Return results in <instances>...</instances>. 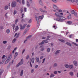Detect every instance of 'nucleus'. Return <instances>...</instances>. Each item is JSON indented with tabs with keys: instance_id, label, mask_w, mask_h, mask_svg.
Segmentation results:
<instances>
[{
	"instance_id": "nucleus-1",
	"label": "nucleus",
	"mask_w": 78,
	"mask_h": 78,
	"mask_svg": "<svg viewBox=\"0 0 78 78\" xmlns=\"http://www.w3.org/2000/svg\"><path fill=\"white\" fill-rule=\"evenodd\" d=\"M66 19H67L62 16H61V17H60L59 19H56L55 18L54 19L55 20L59 22H63L62 20H66Z\"/></svg>"
},
{
	"instance_id": "nucleus-2",
	"label": "nucleus",
	"mask_w": 78,
	"mask_h": 78,
	"mask_svg": "<svg viewBox=\"0 0 78 78\" xmlns=\"http://www.w3.org/2000/svg\"><path fill=\"white\" fill-rule=\"evenodd\" d=\"M63 14L64 13L62 12H61V13H59V12H55V13L54 15L55 16L58 18L57 19H59V18H60V17H61V16H63Z\"/></svg>"
},
{
	"instance_id": "nucleus-3",
	"label": "nucleus",
	"mask_w": 78,
	"mask_h": 78,
	"mask_svg": "<svg viewBox=\"0 0 78 78\" xmlns=\"http://www.w3.org/2000/svg\"><path fill=\"white\" fill-rule=\"evenodd\" d=\"M23 64V59L22 58L21 59L20 62L16 66V67H19V66H22Z\"/></svg>"
},
{
	"instance_id": "nucleus-4",
	"label": "nucleus",
	"mask_w": 78,
	"mask_h": 78,
	"mask_svg": "<svg viewBox=\"0 0 78 78\" xmlns=\"http://www.w3.org/2000/svg\"><path fill=\"white\" fill-rule=\"evenodd\" d=\"M26 25L27 24H24L23 26H22V24H20V30H23L24 29Z\"/></svg>"
},
{
	"instance_id": "nucleus-5",
	"label": "nucleus",
	"mask_w": 78,
	"mask_h": 78,
	"mask_svg": "<svg viewBox=\"0 0 78 78\" xmlns=\"http://www.w3.org/2000/svg\"><path fill=\"white\" fill-rule=\"evenodd\" d=\"M53 8H54L55 9H56V10H59V8H58V7L55 4H53Z\"/></svg>"
},
{
	"instance_id": "nucleus-6",
	"label": "nucleus",
	"mask_w": 78,
	"mask_h": 78,
	"mask_svg": "<svg viewBox=\"0 0 78 78\" xmlns=\"http://www.w3.org/2000/svg\"><path fill=\"white\" fill-rule=\"evenodd\" d=\"M16 2H12V8L15 7L16 6Z\"/></svg>"
},
{
	"instance_id": "nucleus-7",
	"label": "nucleus",
	"mask_w": 78,
	"mask_h": 78,
	"mask_svg": "<svg viewBox=\"0 0 78 78\" xmlns=\"http://www.w3.org/2000/svg\"><path fill=\"white\" fill-rule=\"evenodd\" d=\"M35 59L36 62H38V64H40L41 62V61H39V58L36 57Z\"/></svg>"
},
{
	"instance_id": "nucleus-8",
	"label": "nucleus",
	"mask_w": 78,
	"mask_h": 78,
	"mask_svg": "<svg viewBox=\"0 0 78 78\" xmlns=\"http://www.w3.org/2000/svg\"><path fill=\"white\" fill-rule=\"evenodd\" d=\"M40 10L41 11V12H47V11L45 10H43V9H42L41 8H40Z\"/></svg>"
},
{
	"instance_id": "nucleus-9",
	"label": "nucleus",
	"mask_w": 78,
	"mask_h": 78,
	"mask_svg": "<svg viewBox=\"0 0 78 78\" xmlns=\"http://www.w3.org/2000/svg\"><path fill=\"white\" fill-rule=\"evenodd\" d=\"M61 52V51L59 50H57L55 53V54L56 55H58L59 54V53Z\"/></svg>"
},
{
	"instance_id": "nucleus-10",
	"label": "nucleus",
	"mask_w": 78,
	"mask_h": 78,
	"mask_svg": "<svg viewBox=\"0 0 78 78\" xmlns=\"http://www.w3.org/2000/svg\"><path fill=\"white\" fill-rule=\"evenodd\" d=\"M40 48H41L40 49V50L42 51H43L45 49V48L44 47V46L43 45L41 46L40 47Z\"/></svg>"
},
{
	"instance_id": "nucleus-11",
	"label": "nucleus",
	"mask_w": 78,
	"mask_h": 78,
	"mask_svg": "<svg viewBox=\"0 0 78 78\" xmlns=\"http://www.w3.org/2000/svg\"><path fill=\"white\" fill-rule=\"evenodd\" d=\"M73 63L74 66H78V63H77V62L76 61H74L73 62Z\"/></svg>"
},
{
	"instance_id": "nucleus-12",
	"label": "nucleus",
	"mask_w": 78,
	"mask_h": 78,
	"mask_svg": "<svg viewBox=\"0 0 78 78\" xmlns=\"http://www.w3.org/2000/svg\"><path fill=\"white\" fill-rule=\"evenodd\" d=\"M36 19L37 21V23H39V18L37 16H35Z\"/></svg>"
},
{
	"instance_id": "nucleus-13",
	"label": "nucleus",
	"mask_w": 78,
	"mask_h": 78,
	"mask_svg": "<svg viewBox=\"0 0 78 78\" xmlns=\"http://www.w3.org/2000/svg\"><path fill=\"white\" fill-rule=\"evenodd\" d=\"M19 36V33H16L14 35V37H15L16 38H17Z\"/></svg>"
},
{
	"instance_id": "nucleus-14",
	"label": "nucleus",
	"mask_w": 78,
	"mask_h": 78,
	"mask_svg": "<svg viewBox=\"0 0 78 78\" xmlns=\"http://www.w3.org/2000/svg\"><path fill=\"white\" fill-rule=\"evenodd\" d=\"M3 72H4V70L2 69H1L0 70V75H1L3 73Z\"/></svg>"
},
{
	"instance_id": "nucleus-15",
	"label": "nucleus",
	"mask_w": 78,
	"mask_h": 78,
	"mask_svg": "<svg viewBox=\"0 0 78 78\" xmlns=\"http://www.w3.org/2000/svg\"><path fill=\"white\" fill-rule=\"evenodd\" d=\"M23 70H21V71L20 76H23Z\"/></svg>"
},
{
	"instance_id": "nucleus-16",
	"label": "nucleus",
	"mask_w": 78,
	"mask_h": 78,
	"mask_svg": "<svg viewBox=\"0 0 78 78\" xmlns=\"http://www.w3.org/2000/svg\"><path fill=\"white\" fill-rule=\"evenodd\" d=\"M69 68L70 69H73V66L71 65H69Z\"/></svg>"
},
{
	"instance_id": "nucleus-17",
	"label": "nucleus",
	"mask_w": 78,
	"mask_h": 78,
	"mask_svg": "<svg viewBox=\"0 0 78 78\" xmlns=\"http://www.w3.org/2000/svg\"><path fill=\"white\" fill-rule=\"evenodd\" d=\"M31 61L32 62V64H33L34 62V58H32L31 59Z\"/></svg>"
},
{
	"instance_id": "nucleus-18",
	"label": "nucleus",
	"mask_w": 78,
	"mask_h": 78,
	"mask_svg": "<svg viewBox=\"0 0 78 78\" xmlns=\"http://www.w3.org/2000/svg\"><path fill=\"white\" fill-rule=\"evenodd\" d=\"M17 55H18V52H16L15 53V55L14 56V58L15 59V58H16V57H17Z\"/></svg>"
},
{
	"instance_id": "nucleus-19",
	"label": "nucleus",
	"mask_w": 78,
	"mask_h": 78,
	"mask_svg": "<svg viewBox=\"0 0 78 78\" xmlns=\"http://www.w3.org/2000/svg\"><path fill=\"white\" fill-rule=\"evenodd\" d=\"M6 33L7 34H9L10 33V30L9 29H8L6 30Z\"/></svg>"
},
{
	"instance_id": "nucleus-20",
	"label": "nucleus",
	"mask_w": 78,
	"mask_h": 78,
	"mask_svg": "<svg viewBox=\"0 0 78 78\" xmlns=\"http://www.w3.org/2000/svg\"><path fill=\"white\" fill-rule=\"evenodd\" d=\"M55 76V75H54L53 73H51L50 76V78H53V77H54V76Z\"/></svg>"
},
{
	"instance_id": "nucleus-21",
	"label": "nucleus",
	"mask_w": 78,
	"mask_h": 78,
	"mask_svg": "<svg viewBox=\"0 0 78 78\" xmlns=\"http://www.w3.org/2000/svg\"><path fill=\"white\" fill-rule=\"evenodd\" d=\"M65 67L67 68V69H68L69 67V65H68V64H66L65 65Z\"/></svg>"
},
{
	"instance_id": "nucleus-22",
	"label": "nucleus",
	"mask_w": 78,
	"mask_h": 78,
	"mask_svg": "<svg viewBox=\"0 0 78 78\" xmlns=\"http://www.w3.org/2000/svg\"><path fill=\"white\" fill-rule=\"evenodd\" d=\"M58 66V64L57 63H55L54 64L53 67H56Z\"/></svg>"
},
{
	"instance_id": "nucleus-23",
	"label": "nucleus",
	"mask_w": 78,
	"mask_h": 78,
	"mask_svg": "<svg viewBox=\"0 0 78 78\" xmlns=\"http://www.w3.org/2000/svg\"><path fill=\"white\" fill-rule=\"evenodd\" d=\"M66 44L67 45H69V46H70V47H71V46H72V44H71L69 43V42H66Z\"/></svg>"
},
{
	"instance_id": "nucleus-24",
	"label": "nucleus",
	"mask_w": 78,
	"mask_h": 78,
	"mask_svg": "<svg viewBox=\"0 0 78 78\" xmlns=\"http://www.w3.org/2000/svg\"><path fill=\"white\" fill-rule=\"evenodd\" d=\"M68 18L69 19H71V15H70V14L69 13V14L68 16Z\"/></svg>"
},
{
	"instance_id": "nucleus-25",
	"label": "nucleus",
	"mask_w": 78,
	"mask_h": 78,
	"mask_svg": "<svg viewBox=\"0 0 78 78\" xmlns=\"http://www.w3.org/2000/svg\"><path fill=\"white\" fill-rule=\"evenodd\" d=\"M69 75L71 76H73V72H71L69 73Z\"/></svg>"
},
{
	"instance_id": "nucleus-26",
	"label": "nucleus",
	"mask_w": 78,
	"mask_h": 78,
	"mask_svg": "<svg viewBox=\"0 0 78 78\" xmlns=\"http://www.w3.org/2000/svg\"><path fill=\"white\" fill-rule=\"evenodd\" d=\"M39 18L40 19H42L44 18V15L39 16Z\"/></svg>"
},
{
	"instance_id": "nucleus-27",
	"label": "nucleus",
	"mask_w": 78,
	"mask_h": 78,
	"mask_svg": "<svg viewBox=\"0 0 78 78\" xmlns=\"http://www.w3.org/2000/svg\"><path fill=\"white\" fill-rule=\"evenodd\" d=\"M32 36L31 35H30L27 37L26 39H30L31 37Z\"/></svg>"
},
{
	"instance_id": "nucleus-28",
	"label": "nucleus",
	"mask_w": 78,
	"mask_h": 78,
	"mask_svg": "<svg viewBox=\"0 0 78 78\" xmlns=\"http://www.w3.org/2000/svg\"><path fill=\"white\" fill-rule=\"evenodd\" d=\"M51 1L54 2V3H57L58 2V0H51Z\"/></svg>"
},
{
	"instance_id": "nucleus-29",
	"label": "nucleus",
	"mask_w": 78,
	"mask_h": 78,
	"mask_svg": "<svg viewBox=\"0 0 78 78\" xmlns=\"http://www.w3.org/2000/svg\"><path fill=\"white\" fill-rule=\"evenodd\" d=\"M47 51L48 53H49L50 51V48H47Z\"/></svg>"
},
{
	"instance_id": "nucleus-30",
	"label": "nucleus",
	"mask_w": 78,
	"mask_h": 78,
	"mask_svg": "<svg viewBox=\"0 0 78 78\" xmlns=\"http://www.w3.org/2000/svg\"><path fill=\"white\" fill-rule=\"evenodd\" d=\"M10 60L8 58L6 60V61L5 62V64H7V63L8 62H9Z\"/></svg>"
},
{
	"instance_id": "nucleus-31",
	"label": "nucleus",
	"mask_w": 78,
	"mask_h": 78,
	"mask_svg": "<svg viewBox=\"0 0 78 78\" xmlns=\"http://www.w3.org/2000/svg\"><path fill=\"white\" fill-rule=\"evenodd\" d=\"M75 12V11L74 10H72L71 11V14H74Z\"/></svg>"
},
{
	"instance_id": "nucleus-32",
	"label": "nucleus",
	"mask_w": 78,
	"mask_h": 78,
	"mask_svg": "<svg viewBox=\"0 0 78 78\" xmlns=\"http://www.w3.org/2000/svg\"><path fill=\"white\" fill-rule=\"evenodd\" d=\"M11 58H12V56L11 55H9V56L8 59H9L10 60H11Z\"/></svg>"
},
{
	"instance_id": "nucleus-33",
	"label": "nucleus",
	"mask_w": 78,
	"mask_h": 78,
	"mask_svg": "<svg viewBox=\"0 0 78 78\" xmlns=\"http://www.w3.org/2000/svg\"><path fill=\"white\" fill-rule=\"evenodd\" d=\"M27 8L26 7H24V12H27Z\"/></svg>"
},
{
	"instance_id": "nucleus-34",
	"label": "nucleus",
	"mask_w": 78,
	"mask_h": 78,
	"mask_svg": "<svg viewBox=\"0 0 78 78\" xmlns=\"http://www.w3.org/2000/svg\"><path fill=\"white\" fill-rule=\"evenodd\" d=\"M19 30V26H17L16 27L15 30H16V31H17V30Z\"/></svg>"
},
{
	"instance_id": "nucleus-35",
	"label": "nucleus",
	"mask_w": 78,
	"mask_h": 78,
	"mask_svg": "<svg viewBox=\"0 0 78 78\" xmlns=\"http://www.w3.org/2000/svg\"><path fill=\"white\" fill-rule=\"evenodd\" d=\"M59 40L62 42H64L65 41L63 39H59Z\"/></svg>"
},
{
	"instance_id": "nucleus-36",
	"label": "nucleus",
	"mask_w": 78,
	"mask_h": 78,
	"mask_svg": "<svg viewBox=\"0 0 78 78\" xmlns=\"http://www.w3.org/2000/svg\"><path fill=\"white\" fill-rule=\"evenodd\" d=\"M27 6L28 7H29L30 6V3H29V2L28 1H27Z\"/></svg>"
},
{
	"instance_id": "nucleus-37",
	"label": "nucleus",
	"mask_w": 78,
	"mask_h": 78,
	"mask_svg": "<svg viewBox=\"0 0 78 78\" xmlns=\"http://www.w3.org/2000/svg\"><path fill=\"white\" fill-rule=\"evenodd\" d=\"M72 44H74V45H76V46L78 47V44H76V43H75L73 42Z\"/></svg>"
},
{
	"instance_id": "nucleus-38",
	"label": "nucleus",
	"mask_w": 78,
	"mask_h": 78,
	"mask_svg": "<svg viewBox=\"0 0 78 78\" xmlns=\"http://www.w3.org/2000/svg\"><path fill=\"white\" fill-rule=\"evenodd\" d=\"M58 12H62V10L61 9H59V8H58Z\"/></svg>"
},
{
	"instance_id": "nucleus-39",
	"label": "nucleus",
	"mask_w": 78,
	"mask_h": 78,
	"mask_svg": "<svg viewBox=\"0 0 78 78\" xmlns=\"http://www.w3.org/2000/svg\"><path fill=\"white\" fill-rule=\"evenodd\" d=\"M8 6H6L4 8L5 9V10H6V9H8Z\"/></svg>"
},
{
	"instance_id": "nucleus-40",
	"label": "nucleus",
	"mask_w": 78,
	"mask_h": 78,
	"mask_svg": "<svg viewBox=\"0 0 78 78\" xmlns=\"http://www.w3.org/2000/svg\"><path fill=\"white\" fill-rule=\"evenodd\" d=\"M11 46H9L7 48V50H10V48H11Z\"/></svg>"
},
{
	"instance_id": "nucleus-41",
	"label": "nucleus",
	"mask_w": 78,
	"mask_h": 78,
	"mask_svg": "<svg viewBox=\"0 0 78 78\" xmlns=\"http://www.w3.org/2000/svg\"><path fill=\"white\" fill-rule=\"evenodd\" d=\"M43 44H44V43L43 42H41L39 44V45H42Z\"/></svg>"
},
{
	"instance_id": "nucleus-42",
	"label": "nucleus",
	"mask_w": 78,
	"mask_h": 78,
	"mask_svg": "<svg viewBox=\"0 0 78 78\" xmlns=\"http://www.w3.org/2000/svg\"><path fill=\"white\" fill-rule=\"evenodd\" d=\"M34 69H32L31 71V73H33L34 72Z\"/></svg>"
},
{
	"instance_id": "nucleus-43",
	"label": "nucleus",
	"mask_w": 78,
	"mask_h": 78,
	"mask_svg": "<svg viewBox=\"0 0 78 78\" xmlns=\"http://www.w3.org/2000/svg\"><path fill=\"white\" fill-rule=\"evenodd\" d=\"M28 31V30H25L24 33V34H26V33H27V31Z\"/></svg>"
},
{
	"instance_id": "nucleus-44",
	"label": "nucleus",
	"mask_w": 78,
	"mask_h": 78,
	"mask_svg": "<svg viewBox=\"0 0 78 78\" xmlns=\"http://www.w3.org/2000/svg\"><path fill=\"white\" fill-rule=\"evenodd\" d=\"M32 22V20L30 19L28 21V23H31Z\"/></svg>"
},
{
	"instance_id": "nucleus-45",
	"label": "nucleus",
	"mask_w": 78,
	"mask_h": 78,
	"mask_svg": "<svg viewBox=\"0 0 78 78\" xmlns=\"http://www.w3.org/2000/svg\"><path fill=\"white\" fill-rule=\"evenodd\" d=\"M42 42H43L44 43V42L45 43H47L48 42V41H47L46 40H44V41H42Z\"/></svg>"
},
{
	"instance_id": "nucleus-46",
	"label": "nucleus",
	"mask_w": 78,
	"mask_h": 78,
	"mask_svg": "<svg viewBox=\"0 0 78 78\" xmlns=\"http://www.w3.org/2000/svg\"><path fill=\"white\" fill-rule=\"evenodd\" d=\"M18 20L17 19H16L15 21V24H16V23H17V22H18Z\"/></svg>"
},
{
	"instance_id": "nucleus-47",
	"label": "nucleus",
	"mask_w": 78,
	"mask_h": 78,
	"mask_svg": "<svg viewBox=\"0 0 78 78\" xmlns=\"http://www.w3.org/2000/svg\"><path fill=\"white\" fill-rule=\"evenodd\" d=\"M0 29H1V30H3V26H0Z\"/></svg>"
},
{
	"instance_id": "nucleus-48",
	"label": "nucleus",
	"mask_w": 78,
	"mask_h": 78,
	"mask_svg": "<svg viewBox=\"0 0 78 78\" xmlns=\"http://www.w3.org/2000/svg\"><path fill=\"white\" fill-rule=\"evenodd\" d=\"M17 13V11L15 10L14 11L13 14L14 15H15V14H16Z\"/></svg>"
},
{
	"instance_id": "nucleus-49",
	"label": "nucleus",
	"mask_w": 78,
	"mask_h": 78,
	"mask_svg": "<svg viewBox=\"0 0 78 78\" xmlns=\"http://www.w3.org/2000/svg\"><path fill=\"white\" fill-rule=\"evenodd\" d=\"M67 23L68 24H71L72 23V21H68L67 22Z\"/></svg>"
},
{
	"instance_id": "nucleus-50",
	"label": "nucleus",
	"mask_w": 78,
	"mask_h": 78,
	"mask_svg": "<svg viewBox=\"0 0 78 78\" xmlns=\"http://www.w3.org/2000/svg\"><path fill=\"white\" fill-rule=\"evenodd\" d=\"M22 3L23 5H24V4H25V0H22Z\"/></svg>"
},
{
	"instance_id": "nucleus-51",
	"label": "nucleus",
	"mask_w": 78,
	"mask_h": 78,
	"mask_svg": "<svg viewBox=\"0 0 78 78\" xmlns=\"http://www.w3.org/2000/svg\"><path fill=\"white\" fill-rule=\"evenodd\" d=\"M58 11V10H56V9H54L53 10V12H57V11Z\"/></svg>"
},
{
	"instance_id": "nucleus-52",
	"label": "nucleus",
	"mask_w": 78,
	"mask_h": 78,
	"mask_svg": "<svg viewBox=\"0 0 78 78\" xmlns=\"http://www.w3.org/2000/svg\"><path fill=\"white\" fill-rule=\"evenodd\" d=\"M7 42V41H4L3 42V44H6Z\"/></svg>"
},
{
	"instance_id": "nucleus-53",
	"label": "nucleus",
	"mask_w": 78,
	"mask_h": 78,
	"mask_svg": "<svg viewBox=\"0 0 78 78\" xmlns=\"http://www.w3.org/2000/svg\"><path fill=\"white\" fill-rule=\"evenodd\" d=\"M54 74H55V75H56V74H57V73H58V72H57V71H54Z\"/></svg>"
},
{
	"instance_id": "nucleus-54",
	"label": "nucleus",
	"mask_w": 78,
	"mask_h": 78,
	"mask_svg": "<svg viewBox=\"0 0 78 78\" xmlns=\"http://www.w3.org/2000/svg\"><path fill=\"white\" fill-rule=\"evenodd\" d=\"M20 11L22 13V12H23V8H21L20 9Z\"/></svg>"
},
{
	"instance_id": "nucleus-55",
	"label": "nucleus",
	"mask_w": 78,
	"mask_h": 78,
	"mask_svg": "<svg viewBox=\"0 0 78 78\" xmlns=\"http://www.w3.org/2000/svg\"><path fill=\"white\" fill-rule=\"evenodd\" d=\"M46 59L45 58H44L43 59V62H42V63L43 64L44 62H45V60Z\"/></svg>"
},
{
	"instance_id": "nucleus-56",
	"label": "nucleus",
	"mask_w": 78,
	"mask_h": 78,
	"mask_svg": "<svg viewBox=\"0 0 78 78\" xmlns=\"http://www.w3.org/2000/svg\"><path fill=\"white\" fill-rule=\"evenodd\" d=\"M16 40L14 39V40H13L12 41V43H14V42H16Z\"/></svg>"
},
{
	"instance_id": "nucleus-57",
	"label": "nucleus",
	"mask_w": 78,
	"mask_h": 78,
	"mask_svg": "<svg viewBox=\"0 0 78 78\" xmlns=\"http://www.w3.org/2000/svg\"><path fill=\"white\" fill-rule=\"evenodd\" d=\"M53 28H55V30H56V28H58V27H56V26H53Z\"/></svg>"
},
{
	"instance_id": "nucleus-58",
	"label": "nucleus",
	"mask_w": 78,
	"mask_h": 78,
	"mask_svg": "<svg viewBox=\"0 0 78 78\" xmlns=\"http://www.w3.org/2000/svg\"><path fill=\"white\" fill-rule=\"evenodd\" d=\"M72 36H73V34H71L69 36V37H70V38H71V37H72Z\"/></svg>"
},
{
	"instance_id": "nucleus-59",
	"label": "nucleus",
	"mask_w": 78,
	"mask_h": 78,
	"mask_svg": "<svg viewBox=\"0 0 78 78\" xmlns=\"http://www.w3.org/2000/svg\"><path fill=\"white\" fill-rule=\"evenodd\" d=\"M29 58V55H27L26 57V59H28Z\"/></svg>"
},
{
	"instance_id": "nucleus-60",
	"label": "nucleus",
	"mask_w": 78,
	"mask_h": 78,
	"mask_svg": "<svg viewBox=\"0 0 78 78\" xmlns=\"http://www.w3.org/2000/svg\"><path fill=\"white\" fill-rule=\"evenodd\" d=\"M5 16L6 17H8V13H7L5 14Z\"/></svg>"
},
{
	"instance_id": "nucleus-61",
	"label": "nucleus",
	"mask_w": 78,
	"mask_h": 78,
	"mask_svg": "<svg viewBox=\"0 0 78 78\" xmlns=\"http://www.w3.org/2000/svg\"><path fill=\"white\" fill-rule=\"evenodd\" d=\"M70 1L71 2H72V3L75 2V0H70Z\"/></svg>"
},
{
	"instance_id": "nucleus-62",
	"label": "nucleus",
	"mask_w": 78,
	"mask_h": 78,
	"mask_svg": "<svg viewBox=\"0 0 78 78\" xmlns=\"http://www.w3.org/2000/svg\"><path fill=\"white\" fill-rule=\"evenodd\" d=\"M74 15L75 16H77V13L75 12V13H74Z\"/></svg>"
},
{
	"instance_id": "nucleus-63",
	"label": "nucleus",
	"mask_w": 78,
	"mask_h": 78,
	"mask_svg": "<svg viewBox=\"0 0 78 78\" xmlns=\"http://www.w3.org/2000/svg\"><path fill=\"white\" fill-rule=\"evenodd\" d=\"M44 57V56H41L40 57V59L41 60Z\"/></svg>"
},
{
	"instance_id": "nucleus-64",
	"label": "nucleus",
	"mask_w": 78,
	"mask_h": 78,
	"mask_svg": "<svg viewBox=\"0 0 78 78\" xmlns=\"http://www.w3.org/2000/svg\"><path fill=\"white\" fill-rule=\"evenodd\" d=\"M39 67V66L37 65L35 66V68H37Z\"/></svg>"
}]
</instances>
